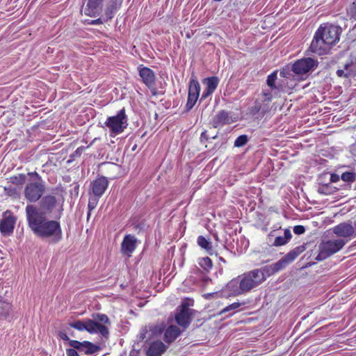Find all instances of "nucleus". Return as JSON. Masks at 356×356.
I'll return each instance as SVG.
<instances>
[{
	"mask_svg": "<svg viewBox=\"0 0 356 356\" xmlns=\"http://www.w3.org/2000/svg\"><path fill=\"white\" fill-rule=\"evenodd\" d=\"M67 356H78V353L73 348H69L66 350Z\"/></svg>",
	"mask_w": 356,
	"mask_h": 356,
	"instance_id": "46",
	"label": "nucleus"
},
{
	"mask_svg": "<svg viewBox=\"0 0 356 356\" xmlns=\"http://www.w3.org/2000/svg\"><path fill=\"white\" fill-rule=\"evenodd\" d=\"M55 196L47 195L40 202V207L27 204L25 208L27 225L33 233L39 238H51L57 243L62 238V229L58 221L49 220L47 214L51 213L56 207Z\"/></svg>",
	"mask_w": 356,
	"mask_h": 356,
	"instance_id": "1",
	"label": "nucleus"
},
{
	"mask_svg": "<svg viewBox=\"0 0 356 356\" xmlns=\"http://www.w3.org/2000/svg\"><path fill=\"white\" fill-rule=\"evenodd\" d=\"M353 232H354V237H356V221L354 222L353 225Z\"/></svg>",
	"mask_w": 356,
	"mask_h": 356,
	"instance_id": "53",
	"label": "nucleus"
},
{
	"mask_svg": "<svg viewBox=\"0 0 356 356\" xmlns=\"http://www.w3.org/2000/svg\"><path fill=\"white\" fill-rule=\"evenodd\" d=\"M17 218L10 211L3 213L0 220V232L3 235H10L13 232Z\"/></svg>",
	"mask_w": 356,
	"mask_h": 356,
	"instance_id": "10",
	"label": "nucleus"
},
{
	"mask_svg": "<svg viewBox=\"0 0 356 356\" xmlns=\"http://www.w3.org/2000/svg\"><path fill=\"white\" fill-rule=\"evenodd\" d=\"M99 197H96L95 195L89 198L88 209V210H90V211H92L93 209L96 208L99 201Z\"/></svg>",
	"mask_w": 356,
	"mask_h": 356,
	"instance_id": "35",
	"label": "nucleus"
},
{
	"mask_svg": "<svg viewBox=\"0 0 356 356\" xmlns=\"http://www.w3.org/2000/svg\"><path fill=\"white\" fill-rule=\"evenodd\" d=\"M70 326L79 331L86 330L92 334L99 333L104 337H107L109 333L105 325L90 319L86 322L76 321L70 323Z\"/></svg>",
	"mask_w": 356,
	"mask_h": 356,
	"instance_id": "5",
	"label": "nucleus"
},
{
	"mask_svg": "<svg viewBox=\"0 0 356 356\" xmlns=\"http://www.w3.org/2000/svg\"><path fill=\"white\" fill-rule=\"evenodd\" d=\"M316 66V61L311 58L297 60L292 66V72L298 75L306 74Z\"/></svg>",
	"mask_w": 356,
	"mask_h": 356,
	"instance_id": "11",
	"label": "nucleus"
},
{
	"mask_svg": "<svg viewBox=\"0 0 356 356\" xmlns=\"http://www.w3.org/2000/svg\"><path fill=\"white\" fill-rule=\"evenodd\" d=\"M248 141V138L246 135H241L238 136L234 141V146L241 147L244 146Z\"/></svg>",
	"mask_w": 356,
	"mask_h": 356,
	"instance_id": "30",
	"label": "nucleus"
},
{
	"mask_svg": "<svg viewBox=\"0 0 356 356\" xmlns=\"http://www.w3.org/2000/svg\"><path fill=\"white\" fill-rule=\"evenodd\" d=\"M297 257L298 255H296V252H294L293 250H291L283 258L286 261H287V264H289L293 261Z\"/></svg>",
	"mask_w": 356,
	"mask_h": 356,
	"instance_id": "36",
	"label": "nucleus"
},
{
	"mask_svg": "<svg viewBox=\"0 0 356 356\" xmlns=\"http://www.w3.org/2000/svg\"><path fill=\"white\" fill-rule=\"evenodd\" d=\"M283 237H284V238H286V242H288L289 241V239L291 238V233L289 229H286L284 230Z\"/></svg>",
	"mask_w": 356,
	"mask_h": 356,
	"instance_id": "50",
	"label": "nucleus"
},
{
	"mask_svg": "<svg viewBox=\"0 0 356 356\" xmlns=\"http://www.w3.org/2000/svg\"><path fill=\"white\" fill-rule=\"evenodd\" d=\"M337 74L339 77H343V76L348 77V74L345 73L344 70H338L337 71Z\"/></svg>",
	"mask_w": 356,
	"mask_h": 356,
	"instance_id": "51",
	"label": "nucleus"
},
{
	"mask_svg": "<svg viewBox=\"0 0 356 356\" xmlns=\"http://www.w3.org/2000/svg\"><path fill=\"white\" fill-rule=\"evenodd\" d=\"M347 242L348 240L338 238L321 243L319 245V252L315 259L319 261L326 259L342 249Z\"/></svg>",
	"mask_w": 356,
	"mask_h": 356,
	"instance_id": "4",
	"label": "nucleus"
},
{
	"mask_svg": "<svg viewBox=\"0 0 356 356\" xmlns=\"http://www.w3.org/2000/svg\"><path fill=\"white\" fill-rule=\"evenodd\" d=\"M336 188L331 186L330 184H321L318 188V192L321 194L328 195L333 194L336 191Z\"/></svg>",
	"mask_w": 356,
	"mask_h": 356,
	"instance_id": "23",
	"label": "nucleus"
},
{
	"mask_svg": "<svg viewBox=\"0 0 356 356\" xmlns=\"http://www.w3.org/2000/svg\"><path fill=\"white\" fill-rule=\"evenodd\" d=\"M26 177L24 174H19L17 176L11 177L13 184L22 185L26 181Z\"/></svg>",
	"mask_w": 356,
	"mask_h": 356,
	"instance_id": "32",
	"label": "nucleus"
},
{
	"mask_svg": "<svg viewBox=\"0 0 356 356\" xmlns=\"http://www.w3.org/2000/svg\"><path fill=\"white\" fill-rule=\"evenodd\" d=\"M45 191V184L43 181L30 182L24 188V197L30 202H36L40 199Z\"/></svg>",
	"mask_w": 356,
	"mask_h": 356,
	"instance_id": "7",
	"label": "nucleus"
},
{
	"mask_svg": "<svg viewBox=\"0 0 356 356\" xmlns=\"http://www.w3.org/2000/svg\"><path fill=\"white\" fill-rule=\"evenodd\" d=\"M193 313L194 310L188 307V303L183 302L181 305L177 308L175 321L179 325L186 328L192 321Z\"/></svg>",
	"mask_w": 356,
	"mask_h": 356,
	"instance_id": "9",
	"label": "nucleus"
},
{
	"mask_svg": "<svg viewBox=\"0 0 356 356\" xmlns=\"http://www.w3.org/2000/svg\"><path fill=\"white\" fill-rule=\"evenodd\" d=\"M305 247L303 245H300V246H298L296 248H295L294 249H293L292 250L296 252V255H299L302 252H303L305 251Z\"/></svg>",
	"mask_w": 356,
	"mask_h": 356,
	"instance_id": "44",
	"label": "nucleus"
},
{
	"mask_svg": "<svg viewBox=\"0 0 356 356\" xmlns=\"http://www.w3.org/2000/svg\"><path fill=\"white\" fill-rule=\"evenodd\" d=\"M275 272H278L282 269H284L287 265V261L284 260V259L282 257L280 260L272 264Z\"/></svg>",
	"mask_w": 356,
	"mask_h": 356,
	"instance_id": "31",
	"label": "nucleus"
},
{
	"mask_svg": "<svg viewBox=\"0 0 356 356\" xmlns=\"http://www.w3.org/2000/svg\"><path fill=\"white\" fill-rule=\"evenodd\" d=\"M256 270L261 273L264 276V282L266 280L267 277H269L276 273L272 264L265 266L261 268H257Z\"/></svg>",
	"mask_w": 356,
	"mask_h": 356,
	"instance_id": "25",
	"label": "nucleus"
},
{
	"mask_svg": "<svg viewBox=\"0 0 356 356\" xmlns=\"http://www.w3.org/2000/svg\"><path fill=\"white\" fill-rule=\"evenodd\" d=\"M264 102H269L272 99V95L270 92H263Z\"/></svg>",
	"mask_w": 356,
	"mask_h": 356,
	"instance_id": "43",
	"label": "nucleus"
},
{
	"mask_svg": "<svg viewBox=\"0 0 356 356\" xmlns=\"http://www.w3.org/2000/svg\"><path fill=\"white\" fill-rule=\"evenodd\" d=\"M277 79V71L273 72L270 74H269L267 77V84L271 88H275V83Z\"/></svg>",
	"mask_w": 356,
	"mask_h": 356,
	"instance_id": "33",
	"label": "nucleus"
},
{
	"mask_svg": "<svg viewBox=\"0 0 356 356\" xmlns=\"http://www.w3.org/2000/svg\"><path fill=\"white\" fill-rule=\"evenodd\" d=\"M136 238L131 234L126 235L121 244V252L122 254L131 257L136 248Z\"/></svg>",
	"mask_w": 356,
	"mask_h": 356,
	"instance_id": "15",
	"label": "nucleus"
},
{
	"mask_svg": "<svg viewBox=\"0 0 356 356\" xmlns=\"http://www.w3.org/2000/svg\"><path fill=\"white\" fill-rule=\"evenodd\" d=\"M100 350V347L92 344L89 341H85V346L83 351L87 355L95 353Z\"/></svg>",
	"mask_w": 356,
	"mask_h": 356,
	"instance_id": "27",
	"label": "nucleus"
},
{
	"mask_svg": "<svg viewBox=\"0 0 356 356\" xmlns=\"http://www.w3.org/2000/svg\"><path fill=\"white\" fill-rule=\"evenodd\" d=\"M165 329V324L164 322L151 323L141 328L138 335V338L140 341L156 338L163 333Z\"/></svg>",
	"mask_w": 356,
	"mask_h": 356,
	"instance_id": "8",
	"label": "nucleus"
},
{
	"mask_svg": "<svg viewBox=\"0 0 356 356\" xmlns=\"http://www.w3.org/2000/svg\"><path fill=\"white\" fill-rule=\"evenodd\" d=\"M167 350V346L161 341H155L150 343L147 350V356H161Z\"/></svg>",
	"mask_w": 356,
	"mask_h": 356,
	"instance_id": "16",
	"label": "nucleus"
},
{
	"mask_svg": "<svg viewBox=\"0 0 356 356\" xmlns=\"http://www.w3.org/2000/svg\"><path fill=\"white\" fill-rule=\"evenodd\" d=\"M286 243V238H284L282 236H279L275 238L273 245L275 246H281L285 245Z\"/></svg>",
	"mask_w": 356,
	"mask_h": 356,
	"instance_id": "37",
	"label": "nucleus"
},
{
	"mask_svg": "<svg viewBox=\"0 0 356 356\" xmlns=\"http://www.w3.org/2000/svg\"><path fill=\"white\" fill-rule=\"evenodd\" d=\"M203 83L206 86L205 89L214 92L219 84V79L217 76H211L203 80Z\"/></svg>",
	"mask_w": 356,
	"mask_h": 356,
	"instance_id": "20",
	"label": "nucleus"
},
{
	"mask_svg": "<svg viewBox=\"0 0 356 356\" xmlns=\"http://www.w3.org/2000/svg\"><path fill=\"white\" fill-rule=\"evenodd\" d=\"M163 333V340L165 343L170 344L180 335L181 330L177 326L171 325L168 327H165Z\"/></svg>",
	"mask_w": 356,
	"mask_h": 356,
	"instance_id": "17",
	"label": "nucleus"
},
{
	"mask_svg": "<svg viewBox=\"0 0 356 356\" xmlns=\"http://www.w3.org/2000/svg\"><path fill=\"white\" fill-rule=\"evenodd\" d=\"M252 113L254 114H256L260 111H261L262 114H264L266 112V109H264L261 108V106L260 105H258V104H256L253 108H252Z\"/></svg>",
	"mask_w": 356,
	"mask_h": 356,
	"instance_id": "42",
	"label": "nucleus"
},
{
	"mask_svg": "<svg viewBox=\"0 0 356 356\" xmlns=\"http://www.w3.org/2000/svg\"><path fill=\"white\" fill-rule=\"evenodd\" d=\"M341 32V29L338 26L332 24L321 25L311 43V51L318 55L327 54L330 47L339 41Z\"/></svg>",
	"mask_w": 356,
	"mask_h": 356,
	"instance_id": "2",
	"label": "nucleus"
},
{
	"mask_svg": "<svg viewBox=\"0 0 356 356\" xmlns=\"http://www.w3.org/2000/svg\"><path fill=\"white\" fill-rule=\"evenodd\" d=\"M232 120L227 111H220L211 121L212 126L215 128H219L225 124L231 123Z\"/></svg>",
	"mask_w": 356,
	"mask_h": 356,
	"instance_id": "18",
	"label": "nucleus"
},
{
	"mask_svg": "<svg viewBox=\"0 0 356 356\" xmlns=\"http://www.w3.org/2000/svg\"><path fill=\"white\" fill-rule=\"evenodd\" d=\"M99 21V19H97V20H96L95 22H93V23L94 24H97Z\"/></svg>",
	"mask_w": 356,
	"mask_h": 356,
	"instance_id": "56",
	"label": "nucleus"
},
{
	"mask_svg": "<svg viewBox=\"0 0 356 356\" xmlns=\"http://www.w3.org/2000/svg\"><path fill=\"white\" fill-rule=\"evenodd\" d=\"M70 345L73 348L74 350H78L79 351H83L84 346H85V341L80 342L76 340H70Z\"/></svg>",
	"mask_w": 356,
	"mask_h": 356,
	"instance_id": "34",
	"label": "nucleus"
},
{
	"mask_svg": "<svg viewBox=\"0 0 356 356\" xmlns=\"http://www.w3.org/2000/svg\"><path fill=\"white\" fill-rule=\"evenodd\" d=\"M341 179L346 182H353L356 179V173L353 172H345L341 175Z\"/></svg>",
	"mask_w": 356,
	"mask_h": 356,
	"instance_id": "29",
	"label": "nucleus"
},
{
	"mask_svg": "<svg viewBox=\"0 0 356 356\" xmlns=\"http://www.w3.org/2000/svg\"><path fill=\"white\" fill-rule=\"evenodd\" d=\"M263 282L264 276L261 273L254 269L238 276L237 280H232L228 286L229 289H232L235 284H238L234 291L236 294L239 295L250 291Z\"/></svg>",
	"mask_w": 356,
	"mask_h": 356,
	"instance_id": "3",
	"label": "nucleus"
},
{
	"mask_svg": "<svg viewBox=\"0 0 356 356\" xmlns=\"http://www.w3.org/2000/svg\"><path fill=\"white\" fill-rule=\"evenodd\" d=\"M105 124L114 135L123 132L128 125L125 109L123 108L116 115L108 117Z\"/></svg>",
	"mask_w": 356,
	"mask_h": 356,
	"instance_id": "6",
	"label": "nucleus"
},
{
	"mask_svg": "<svg viewBox=\"0 0 356 356\" xmlns=\"http://www.w3.org/2000/svg\"><path fill=\"white\" fill-rule=\"evenodd\" d=\"M339 179H340V177L337 174H335V173L331 174L330 179V182L336 183V182L339 181Z\"/></svg>",
	"mask_w": 356,
	"mask_h": 356,
	"instance_id": "47",
	"label": "nucleus"
},
{
	"mask_svg": "<svg viewBox=\"0 0 356 356\" xmlns=\"http://www.w3.org/2000/svg\"><path fill=\"white\" fill-rule=\"evenodd\" d=\"M139 76H140L143 82L148 87H152L155 83V74L149 67L140 65L138 67Z\"/></svg>",
	"mask_w": 356,
	"mask_h": 356,
	"instance_id": "13",
	"label": "nucleus"
},
{
	"mask_svg": "<svg viewBox=\"0 0 356 356\" xmlns=\"http://www.w3.org/2000/svg\"><path fill=\"white\" fill-rule=\"evenodd\" d=\"M90 214H91V211H90V210H88V215H87V218L88 220L89 219L90 216Z\"/></svg>",
	"mask_w": 356,
	"mask_h": 356,
	"instance_id": "54",
	"label": "nucleus"
},
{
	"mask_svg": "<svg viewBox=\"0 0 356 356\" xmlns=\"http://www.w3.org/2000/svg\"><path fill=\"white\" fill-rule=\"evenodd\" d=\"M200 85L194 76H192L188 87V93L200 95Z\"/></svg>",
	"mask_w": 356,
	"mask_h": 356,
	"instance_id": "21",
	"label": "nucleus"
},
{
	"mask_svg": "<svg viewBox=\"0 0 356 356\" xmlns=\"http://www.w3.org/2000/svg\"><path fill=\"white\" fill-rule=\"evenodd\" d=\"M200 95H193L191 93L188 94V100L186 105L187 111H190L195 106Z\"/></svg>",
	"mask_w": 356,
	"mask_h": 356,
	"instance_id": "28",
	"label": "nucleus"
},
{
	"mask_svg": "<svg viewBox=\"0 0 356 356\" xmlns=\"http://www.w3.org/2000/svg\"><path fill=\"white\" fill-rule=\"evenodd\" d=\"M220 260L224 263H225V260L222 257H220Z\"/></svg>",
	"mask_w": 356,
	"mask_h": 356,
	"instance_id": "55",
	"label": "nucleus"
},
{
	"mask_svg": "<svg viewBox=\"0 0 356 356\" xmlns=\"http://www.w3.org/2000/svg\"><path fill=\"white\" fill-rule=\"evenodd\" d=\"M198 264L206 271H209L212 266V261L209 257H202L198 259Z\"/></svg>",
	"mask_w": 356,
	"mask_h": 356,
	"instance_id": "26",
	"label": "nucleus"
},
{
	"mask_svg": "<svg viewBox=\"0 0 356 356\" xmlns=\"http://www.w3.org/2000/svg\"><path fill=\"white\" fill-rule=\"evenodd\" d=\"M59 336H60V337L63 340H64V341H69V340H70V339H69V337H68V336L67 335V334H66V333H64V332H60L59 333Z\"/></svg>",
	"mask_w": 356,
	"mask_h": 356,
	"instance_id": "52",
	"label": "nucleus"
},
{
	"mask_svg": "<svg viewBox=\"0 0 356 356\" xmlns=\"http://www.w3.org/2000/svg\"><path fill=\"white\" fill-rule=\"evenodd\" d=\"M28 175L31 176V177H33L34 179H36L35 181H42L41 177L36 172H29Z\"/></svg>",
	"mask_w": 356,
	"mask_h": 356,
	"instance_id": "49",
	"label": "nucleus"
},
{
	"mask_svg": "<svg viewBox=\"0 0 356 356\" xmlns=\"http://www.w3.org/2000/svg\"><path fill=\"white\" fill-rule=\"evenodd\" d=\"M95 319L103 323H108L109 319L105 314H97Z\"/></svg>",
	"mask_w": 356,
	"mask_h": 356,
	"instance_id": "39",
	"label": "nucleus"
},
{
	"mask_svg": "<svg viewBox=\"0 0 356 356\" xmlns=\"http://www.w3.org/2000/svg\"><path fill=\"white\" fill-rule=\"evenodd\" d=\"M197 244L203 249L206 250L209 254H211V243L203 236H199L197 240Z\"/></svg>",
	"mask_w": 356,
	"mask_h": 356,
	"instance_id": "22",
	"label": "nucleus"
},
{
	"mask_svg": "<svg viewBox=\"0 0 356 356\" xmlns=\"http://www.w3.org/2000/svg\"><path fill=\"white\" fill-rule=\"evenodd\" d=\"M108 181L105 177H99L92 183V191L95 196L102 197L108 188Z\"/></svg>",
	"mask_w": 356,
	"mask_h": 356,
	"instance_id": "14",
	"label": "nucleus"
},
{
	"mask_svg": "<svg viewBox=\"0 0 356 356\" xmlns=\"http://www.w3.org/2000/svg\"><path fill=\"white\" fill-rule=\"evenodd\" d=\"M242 305L243 304L238 302H235L222 309L220 312V314L229 312V316H231L234 314Z\"/></svg>",
	"mask_w": 356,
	"mask_h": 356,
	"instance_id": "24",
	"label": "nucleus"
},
{
	"mask_svg": "<svg viewBox=\"0 0 356 356\" xmlns=\"http://www.w3.org/2000/svg\"><path fill=\"white\" fill-rule=\"evenodd\" d=\"M291 71L292 70H290L289 67L282 68L280 70V76H282V77H284V78L289 79L292 76V74L291 73Z\"/></svg>",
	"mask_w": 356,
	"mask_h": 356,
	"instance_id": "38",
	"label": "nucleus"
},
{
	"mask_svg": "<svg viewBox=\"0 0 356 356\" xmlns=\"http://www.w3.org/2000/svg\"><path fill=\"white\" fill-rule=\"evenodd\" d=\"M348 12L352 17H356L355 3H353V5L350 7Z\"/></svg>",
	"mask_w": 356,
	"mask_h": 356,
	"instance_id": "48",
	"label": "nucleus"
},
{
	"mask_svg": "<svg viewBox=\"0 0 356 356\" xmlns=\"http://www.w3.org/2000/svg\"><path fill=\"white\" fill-rule=\"evenodd\" d=\"M293 232L296 234H302L305 232V229L302 225H296L293 227Z\"/></svg>",
	"mask_w": 356,
	"mask_h": 356,
	"instance_id": "41",
	"label": "nucleus"
},
{
	"mask_svg": "<svg viewBox=\"0 0 356 356\" xmlns=\"http://www.w3.org/2000/svg\"><path fill=\"white\" fill-rule=\"evenodd\" d=\"M204 299L206 300H211L212 298H216L219 296L218 292H213V293H207L202 295Z\"/></svg>",
	"mask_w": 356,
	"mask_h": 356,
	"instance_id": "40",
	"label": "nucleus"
},
{
	"mask_svg": "<svg viewBox=\"0 0 356 356\" xmlns=\"http://www.w3.org/2000/svg\"><path fill=\"white\" fill-rule=\"evenodd\" d=\"M353 225L350 222H341L332 228V232L339 237L354 238Z\"/></svg>",
	"mask_w": 356,
	"mask_h": 356,
	"instance_id": "12",
	"label": "nucleus"
},
{
	"mask_svg": "<svg viewBox=\"0 0 356 356\" xmlns=\"http://www.w3.org/2000/svg\"><path fill=\"white\" fill-rule=\"evenodd\" d=\"M102 0H88L84 8V13L90 17H95L101 10L100 5Z\"/></svg>",
	"mask_w": 356,
	"mask_h": 356,
	"instance_id": "19",
	"label": "nucleus"
},
{
	"mask_svg": "<svg viewBox=\"0 0 356 356\" xmlns=\"http://www.w3.org/2000/svg\"><path fill=\"white\" fill-rule=\"evenodd\" d=\"M213 93V92L204 89L201 96V100L207 99Z\"/></svg>",
	"mask_w": 356,
	"mask_h": 356,
	"instance_id": "45",
	"label": "nucleus"
}]
</instances>
